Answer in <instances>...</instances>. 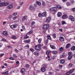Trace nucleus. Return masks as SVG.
Returning a JSON list of instances; mask_svg holds the SVG:
<instances>
[{
    "label": "nucleus",
    "instance_id": "1",
    "mask_svg": "<svg viewBox=\"0 0 75 75\" xmlns=\"http://www.w3.org/2000/svg\"><path fill=\"white\" fill-rule=\"evenodd\" d=\"M42 45L40 44H38V45H35V49L36 51H41V47Z\"/></svg>",
    "mask_w": 75,
    "mask_h": 75
},
{
    "label": "nucleus",
    "instance_id": "2",
    "mask_svg": "<svg viewBox=\"0 0 75 75\" xmlns=\"http://www.w3.org/2000/svg\"><path fill=\"white\" fill-rule=\"evenodd\" d=\"M42 27L44 30H48L50 28V25L48 24H45L43 25Z\"/></svg>",
    "mask_w": 75,
    "mask_h": 75
},
{
    "label": "nucleus",
    "instance_id": "3",
    "mask_svg": "<svg viewBox=\"0 0 75 75\" xmlns=\"http://www.w3.org/2000/svg\"><path fill=\"white\" fill-rule=\"evenodd\" d=\"M58 9L56 7H52L49 9L50 11L55 12L57 11Z\"/></svg>",
    "mask_w": 75,
    "mask_h": 75
},
{
    "label": "nucleus",
    "instance_id": "4",
    "mask_svg": "<svg viewBox=\"0 0 75 75\" xmlns=\"http://www.w3.org/2000/svg\"><path fill=\"white\" fill-rule=\"evenodd\" d=\"M9 4V3H0V7H2V6H7V5H8Z\"/></svg>",
    "mask_w": 75,
    "mask_h": 75
},
{
    "label": "nucleus",
    "instance_id": "5",
    "mask_svg": "<svg viewBox=\"0 0 75 75\" xmlns=\"http://www.w3.org/2000/svg\"><path fill=\"white\" fill-rule=\"evenodd\" d=\"M21 72L23 75H24L25 74V70L24 68L21 69Z\"/></svg>",
    "mask_w": 75,
    "mask_h": 75
},
{
    "label": "nucleus",
    "instance_id": "6",
    "mask_svg": "<svg viewBox=\"0 0 75 75\" xmlns=\"http://www.w3.org/2000/svg\"><path fill=\"white\" fill-rule=\"evenodd\" d=\"M51 18L50 17H48V18H47L45 20V22L46 23H50V20H51Z\"/></svg>",
    "mask_w": 75,
    "mask_h": 75
},
{
    "label": "nucleus",
    "instance_id": "7",
    "mask_svg": "<svg viewBox=\"0 0 75 75\" xmlns=\"http://www.w3.org/2000/svg\"><path fill=\"white\" fill-rule=\"evenodd\" d=\"M17 25L16 24L12 25L10 27L11 28L13 29V28H15L17 27Z\"/></svg>",
    "mask_w": 75,
    "mask_h": 75
},
{
    "label": "nucleus",
    "instance_id": "8",
    "mask_svg": "<svg viewBox=\"0 0 75 75\" xmlns=\"http://www.w3.org/2000/svg\"><path fill=\"white\" fill-rule=\"evenodd\" d=\"M47 39L46 40V42L47 43V42H48V39L49 40H51V36L49 35L47 36Z\"/></svg>",
    "mask_w": 75,
    "mask_h": 75
},
{
    "label": "nucleus",
    "instance_id": "9",
    "mask_svg": "<svg viewBox=\"0 0 75 75\" xmlns=\"http://www.w3.org/2000/svg\"><path fill=\"white\" fill-rule=\"evenodd\" d=\"M2 34H3V35H5V36H7L8 34V33H7V32L6 31L3 32Z\"/></svg>",
    "mask_w": 75,
    "mask_h": 75
},
{
    "label": "nucleus",
    "instance_id": "10",
    "mask_svg": "<svg viewBox=\"0 0 75 75\" xmlns=\"http://www.w3.org/2000/svg\"><path fill=\"white\" fill-rule=\"evenodd\" d=\"M69 18L71 20V21H74V18L71 15L69 16Z\"/></svg>",
    "mask_w": 75,
    "mask_h": 75
},
{
    "label": "nucleus",
    "instance_id": "11",
    "mask_svg": "<svg viewBox=\"0 0 75 75\" xmlns=\"http://www.w3.org/2000/svg\"><path fill=\"white\" fill-rule=\"evenodd\" d=\"M67 17H68V16L67 14L64 15L62 16L63 19H66V18H67Z\"/></svg>",
    "mask_w": 75,
    "mask_h": 75
},
{
    "label": "nucleus",
    "instance_id": "12",
    "mask_svg": "<svg viewBox=\"0 0 75 75\" xmlns=\"http://www.w3.org/2000/svg\"><path fill=\"white\" fill-rule=\"evenodd\" d=\"M29 9L30 10H33L35 9V8L33 6L30 5L29 6Z\"/></svg>",
    "mask_w": 75,
    "mask_h": 75
},
{
    "label": "nucleus",
    "instance_id": "13",
    "mask_svg": "<svg viewBox=\"0 0 75 75\" xmlns=\"http://www.w3.org/2000/svg\"><path fill=\"white\" fill-rule=\"evenodd\" d=\"M31 41L30 39H28V40H24L23 41V42L25 43H30V41Z\"/></svg>",
    "mask_w": 75,
    "mask_h": 75
},
{
    "label": "nucleus",
    "instance_id": "14",
    "mask_svg": "<svg viewBox=\"0 0 75 75\" xmlns=\"http://www.w3.org/2000/svg\"><path fill=\"white\" fill-rule=\"evenodd\" d=\"M59 40L60 41H63L64 40V38L62 37H60L59 38Z\"/></svg>",
    "mask_w": 75,
    "mask_h": 75
},
{
    "label": "nucleus",
    "instance_id": "15",
    "mask_svg": "<svg viewBox=\"0 0 75 75\" xmlns=\"http://www.w3.org/2000/svg\"><path fill=\"white\" fill-rule=\"evenodd\" d=\"M42 17H47V12H44L42 13Z\"/></svg>",
    "mask_w": 75,
    "mask_h": 75
},
{
    "label": "nucleus",
    "instance_id": "16",
    "mask_svg": "<svg viewBox=\"0 0 75 75\" xmlns=\"http://www.w3.org/2000/svg\"><path fill=\"white\" fill-rule=\"evenodd\" d=\"M60 64H64L65 63V60H64V59H62L60 61Z\"/></svg>",
    "mask_w": 75,
    "mask_h": 75
},
{
    "label": "nucleus",
    "instance_id": "17",
    "mask_svg": "<svg viewBox=\"0 0 75 75\" xmlns=\"http://www.w3.org/2000/svg\"><path fill=\"white\" fill-rule=\"evenodd\" d=\"M13 5L11 4H10L9 5H8L7 7L8 9H11L12 8H13Z\"/></svg>",
    "mask_w": 75,
    "mask_h": 75
},
{
    "label": "nucleus",
    "instance_id": "18",
    "mask_svg": "<svg viewBox=\"0 0 75 75\" xmlns=\"http://www.w3.org/2000/svg\"><path fill=\"white\" fill-rule=\"evenodd\" d=\"M50 48H51L52 49H53L54 50H55V49H56V47H55V46L54 45H50Z\"/></svg>",
    "mask_w": 75,
    "mask_h": 75
},
{
    "label": "nucleus",
    "instance_id": "19",
    "mask_svg": "<svg viewBox=\"0 0 75 75\" xmlns=\"http://www.w3.org/2000/svg\"><path fill=\"white\" fill-rule=\"evenodd\" d=\"M27 16H25L22 18V21H25V20L27 19Z\"/></svg>",
    "mask_w": 75,
    "mask_h": 75
},
{
    "label": "nucleus",
    "instance_id": "20",
    "mask_svg": "<svg viewBox=\"0 0 75 75\" xmlns=\"http://www.w3.org/2000/svg\"><path fill=\"white\" fill-rule=\"evenodd\" d=\"M34 54L35 55H39V52L38 51H35L34 53Z\"/></svg>",
    "mask_w": 75,
    "mask_h": 75
},
{
    "label": "nucleus",
    "instance_id": "21",
    "mask_svg": "<svg viewBox=\"0 0 75 75\" xmlns=\"http://www.w3.org/2000/svg\"><path fill=\"white\" fill-rule=\"evenodd\" d=\"M70 46H71V44H67L66 46V49H67V48H68Z\"/></svg>",
    "mask_w": 75,
    "mask_h": 75
},
{
    "label": "nucleus",
    "instance_id": "22",
    "mask_svg": "<svg viewBox=\"0 0 75 75\" xmlns=\"http://www.w3.org/2000/svg\"><path fill=\"white\" fill-rule=\"evenodd\" d=\"M41 70L42 72H45V67L41 68Z\"/></svg>",
    "mask_w": 75,
    "mask_h": 75
},
{
    "label": "nucleus",
    "instance_id": "23",
    "mask_svg": "<svg viewBox=\"0 0 75 75\" xmlns=\"http://www.w3.org/2000/svg\"><path fill=\"white\" fill-rule=\"evenodd\" d=\"M57 15L58 17H61L62 16V13L59 12H58Z\"/></svg>",
    "mask_w": 75,
    "mask_h": 75
},
{
    "label": "nucleus",
    "instance_id": "24",
    "mask_svg": "<svg viewBox=\"0 0 75 75\" xmlns=\"http://www.w3.org/2000/svg\"><path fill=\"white\" fill-rule=\"evenodd\" d=\"M2 74H4L5 75H7L8 74V71H7L6 72H3L2 73Z\"/></svg>",
    "mask_w": 75,
    "mask_h": 75
},
{
    "label": "nucleus",
    "instance_id": "25",
    "mask_svg": "<svg viewBox=\"0 0 75 75\" xmlns=\"http://www.w3.org/2000/svg\"><path fill=\"white\" fill-rule=\"evenodd\" d=\"M71 51H74V50H75V46H73L71 47Z\"/></svg>",
    "mask_w": 75,
    "mask_h": 75
},
{
    "label": "nucleus",
    "instance_id": "26",
    "mask_svg": "<svg viewBox=\"0 0 75 75\" xmlns=\"http://www.w3.org/2000/svg\"><path fill=\"white\" fill-rule=\"evenodd\" d=\"M51 52L50 50H47L46 52V54L47 55H48L50 54V53Z\"/></svg>",
    "mask_w": 75,
    "mask_h": 75
},
{
    "label": "nucleus",
    "instance_id": "27",
    "mask_svg": "<svg viewBox=\"0 0 75 75\" xmlns=\"http://www.w3.org/2000/svg\"><path fill=\"white\" fill-rule=\"evenodd\" d=\"M52 53L54 54V55H56V54H57V53H58V52L57 51H54L52 52Z\"/></svg>",
    "mask_w": 75,
    "mask_h": 75
},
{
    "label": "nucleus",
    "instance_id": "28",
    "mask_svg": "<svg viewBox=\"0 0 75 75\" xmlns=\"http://www.w3.org/2000/svg\"><path fill=\"white\" fill-rule=\"evenodd\" d=\"M75 71V69H72L71 70H70L69 71V72L70 74H71V73H72L73 72H74V71Z\"/></svg>",
    "mask_w": 75,
    "mask_h": 75
},
{
    "label": "nucleus",
    "instance_id": "29",
    "mask_svg": "<svg viewBox=\"0 0 75 75\" xmlns=\"http://www.w3.org/2000/svg\"><path fill=\"white\" fill-rule=\"evenodd\" d=\"M42 41V38H40L38 40V43L39 44H40L41 42V41Z\"/></svg>",
    "mask_w": 75,
    "mask_h": 75
},
{
    "label": "nucleus",
    "instance_id": "30",
    "mask_svg": "<svg viewBox=\"0 0 75 75\" xmlns=\"http://www.w3.org/2000/svg\"><path fill=\"white\" fill-rule=\"evenodd\" d=\"M36 4L39 6H41V3L38 1H36Z\"/></svg>",
    "mask_w": 75,
    "mask_h": 75
},
{
    "label": "nucleus",
    "instance_id": "31",
    "mask_svg": "<svg viewBox=\"0 0 75 75\" xmlns=\"http://www.w3.org/2000/svg\"><path fill=\"white\" fill-rule=\"evenodd\" d=\"M13 57H14V58H17L18 57L17 55V54H13Z\"/></svg>",
    "mask_w": 75,
    "mask_h": 75
},
{
    "label": "nucleus",
    "instance_id": "32",
    "mask_svg": "<svg viewBox=\"0 0 75 75\" xmlns=\"http://www.w3.org/2000/svg\"><path fill=\"white\" fill-rule=\"evenodd\" d=\"M38 17H42V13L41 14V13H39L38 14Z\"/></svg>",
    "mask_w": 75,
    "mask_h": 75
},
{
    "label": "nucleus",
    "instance_id": "33",
    "mask_svg": "<svg viewBox=\"0 0 75 75\" xmlns=\"http://www.w3.org/2000/svg\"><path fill=\"white\" fill-rule=\"evenodd\" d=\"M57 7L58 8V9H61L62 8V7L61 6L59 5L57 6Z\"/></svg>",
    "mask_w": 75,
    "mask_h": 75
},
{
    "label": "nucleus",
    "instance_id": "34",
    "mask_svg": "<svg viewBox=\"0 0 75 75\" xmlns=\"http://www.w3.org/2000/svg\"><path fill=\"white\" fill-rule=\"evenodd\" d=\"M28 38H29V36H27V35H25L24 37V39H27Z\"/></svg>",
    "mask_w": 75,
    "mask_h": 75
},
{
    "label": "nucleus",
    "instance_id": "35",
    "mask_svg": "<svg viewBox=\"0 0 75 75\" xmlns=\"http://www.w3.org/2000/svg\"><path fill=\"white\" fill-rule=\"evenodd\" d=\"M52 36L54 38H56V37L57 36V35L55 33H54L53 34H52Z\"/></svg>",
    "mask_w": 75,
    "mask_h": 75
},
{
    "label": "nucleus",
    "instance_id": "36",
    "mask_svg": "<svg viewBox=\"0 0 75 75\" xmlns=\"http://www.w3.org/2000/svg\"><path fill=\"white\" fill-rule=\"evenodd\" d=\"M42 66L44 68H47V65L46 64H43L42 65Z\"/></svg>",
    "mask_w": 75,
    "mask_h": 75
},
{
    "label": "nucleus",
    "instance_id": "37",
    "mask_svg": "<svg viewBox=\"0 0 75 75\" xmlns=\"http://www.w3.org/2000/svg\"><path fill=\"white\" fill-rule=\"evenodd\" d=\"M11 38H12V39H14V40L15 39H17V37H16V36L14 35L11 37Z\"/></svg>",
    "mask_w": 75,
    "mask_h": 75
},
{
    "label": "nucleus",
    "instance_id": "38",
    "mask_svg": "<svg viewBox=\"0 0 75 75\" xmlns=\"http://www.w3.org/2000/svg\"><path fill=\"white\" fill-rule=\"evenodd\" d=\"M66 4L67 6H69L71 5V3L69 2H67L66 3Z\"/></svg>",
    "mask_w": 75,
    "mask_h": 75
},
{
    "label": "nucleus",
    "instance_id": "39",
    "mask_svg": "<svg viewBox=\"0 0 75 75\" xmlns=\"http://www.w3.org/2000/svg\"><path fill=\"white\" fill-rule=\"evenodd\" d=\"M69 56H71L72 57V53L71 52H69L68 53Z\"/></svg>",
    "mask_w": 75,
    "mask_h": 75
},
{
    "label": "nucleus",
    "instance_id": "40",
    "mask_svg": "<svg viewBox=\"0 0 75 75\" xmlns=\"http://www.w3.org/2000/svg\"><path fill=\"white\" fill-rule=\"evenodd\" d=\"M71 3L72 4H74V3H75V2L74 1V0H72L71 1Z\"/></svg>",
    "mask_w": 75,
    "mask_h": 75
},
{
    "label": "nucleus",
    "instance_id": "41",
    "mask_svg": "<svg viewBox=\"0 0 75 75\" xmlns=\"http://www.w3.org/2000/svg\"><path fill=\"white\" fill-rule=\"evenodd\" d=\"M29 50L30 51L32 52H33L34 51V49L32 48H30Z\"/></svg>",
    "mask_w": 75,
    "mask_h": 75
},
{
    "label": "nucleus",
    "instance_id": "42",
    "mask_svg": "<svg viewBox=\"0 0 75 75\" xmlns=\"http://www.w3.org/2000/svg\"><path fill=\"white\" fill-rule=\"evenodd\" d=\"M13 20H16L17 18V16H16L15 17H13V18H12Z\"/></svg>",
    "mask_w": 75,
    "mask_h": 75
},
{
    "label": "nucleus",
    "instance_id": "43",
    "mask_svg": "<svg viewBox=\"0 0 75 75\" xmlns=\"http://www.w3.org/2000/svg\"><path fill=\"white\" fill-rule=\"evenodd\" d=\"M59 50L60 51H62L64 50V48H63V47H61L59 48Z\"/></svg>",
    "mask_w": 75,
    "mask_h": 75
},
{
    "label": "nucleus",
    "instance_id": "44",
    "mask_svg": "<svg viewBox=\"0 0 75 75\" xmlns=\"http://www.w3.org/2000/svg\"><path fill=\"white\" fill-rule=\"evenodd\" d=\"M72 56H69L68 57V59L69 60H70V59H71L72 58Z\"/></svg>",
    "mask_w": 75,
    "mask_h": 75
},
{
    "label": "nucleus",
    "instance_id": "45",
    "mask_svg": "<svg viewBox=\"0 0 75 75\" xmlns=\"http://www.w3.org/2000/svg\"><path fill=\"white\" fill-rule=\"evenodd\" d=\"M62 25H64V24H66V22L65 21H62Z\"/></svg>",
    "mask_w": 75,
    "mask_h": 75
},
{
    "label": "nucleus",
    "instance_id": "46",
    "mask_svg": "<svg viewBox=\"0 0 75 75\" xmlns=\"http://www.w3.org/2000/svg\"><path fill=\"white\" fill-rule=\"evenodd\" d=\"M29 67H30V65H29V64H26L25 65V67H26V68H29Z\"/></svg>",
    "mask_w": 75,
    "mask_h": 75
},
{
    "label": "nucleus",
    "instance_id": "47",
    "mask_svg": "<svg viewBox=\"0 0 75 75\" xmlns=\"http://www.w3.org/2000/svg\"><path fill=\"white\" fill-rule=\"evenodd\" d=\"M14 51H15V52H16V53H18V52H19L18 50H17V49H15Z\"/></svg>",
    "mask_w": 75,
    "mask_h": 75
},
{
    "label": "nucleus",
    "instance_id": "48",
    "mask_svg": "<svg viewBox=\"0 0 75 75\" xmlns=\"http://www.w3.org/2000/svg\"><path fill=\"white\" fill-rule=\"evenodd\" d=\"M35 24V22H32L31 23V25L32 26L34 24Z\"/></svg>",
    "mask_w": 75,
    "mask_h": 75
},
{
    "label": "nucleus",
    "instance_id": "49",
    "mask_svg": "<svg viewBox=\"0 0 75 75\" xmlns=\"http://www.w3.org/2000/svg\"><path fill=\"white\" fill-rule=\"evenodd\" d=\"M72 64H69V68H71V67H72Z\"/></svg>",
    "mask_w": 75,
    "mask_h": 75
},
{
    "label": "nucleus",
    "instance_id": "50",
    "mask_svg": "<svg viewBox=\"0 0 75 75\" xmlns=\"http://www.w3.org/2000/svg\"><path fill=\"white\" fill-rule=\"evenodd\" d=\"M70 74V73L69 72V71H67V72L66 73V75H69V74Z\"/></svg>",
    "mask_w": 75,
    "mask_h": 75
},
{
    "label": "nucleus",
    "instance_id": "51",
    "mask_svg": "<svg viewBox=\"0 0 75 75\" xmlns=\"http://www.w3.org/2000/svg\"><path fill=\"white\" fill-rule=\"evenodd\" d=\"M42 4L43 6H45V3L44 1H42Z\"/></svg>",
    "mask_w": 75,
    "mask_h": 75
},
{
    "label": "nucleus",
    "instance_id": "52",
    "mask_svg": "<svg viewBox=\"0 0 75 75\" xmlns=\"http://www.w3.org/2000/svg\"><path fill=\"white\" fill-rule=\"evenodd\" d=\"M25 47H27L28 48H30V46L29 45H27L25 46Z\"/></svg>",
    "mask_w": 75,
    "mask_h": 75
},
{
    "label": "nucleus",
    "instance_id": "53",
    "mask_svg": "<svg viewBox=\"0 0 75 75\" xmlns=\"http://www.w3.org/2000/svg\"><path fill=\"white\" fill-rule=\"evenodd\" d=\"M9 59H11V60H14V58L13 57H10L9 58Z\"/></svg>",
    "mask_w": 75,
    "mask_h": 75
},
{
    "label": "nucleus",
    "instance_id": "54",
    "mask_svg": "<svg viewBox=\"0 0 75 75\" xmlns=\"http://www.w3.org/2000/svg\"><path fill=\"white\" fill-rule=\"evenodd\" d=\"M22 28L24 30H25V27L24 26H22Z\"/></svg>",
    "mask_w": 75,
    "mask_h": 75
},
{
    "label": "nucleus",
    "instance_id": "55",
    "mask_svg": "<svg viewBox=\"0 0 75 75\" xmlns=\"http://www.w3.org/2000/svg\"><path fill=\"white\" fill-rule=\"evenodd\" d=\"M60 57V58H62L64 57V54L61 55Z\"/></svg>",
    "mask_w": 75,
    "mask_h": 75
},
{
    "label": "nucleus",
    "instance_id": "56",
    "mask_svg": "<svg viewBox=\"0 0 75 75\" xmlns=\"http://www.w3.org/2000/svg\"><path fill=\"white\" fill-rule=\"evenodd\" d=\"M4 55V53L1 54V55H0V57H3V56Z\"/></svg>",
    "mask_w": 75,
    "mask_h": 75
},
{
    "label": "nucleus",
    "instance_id": "57",
    "mask_svg": "<svg viewBox=\"0 0 75 75\" xmlns=\"http://www.w3.org/2000/svg\"><path fill=\"white\" fill-rule=\"evenodd\" d=\"M59 68H62V65H60L59 66Z\"/></svg>",
    "mask_w": 75,
    "mask_h": 75
},
{
    "label": "nucleus",
    "instance_id": "58",
    "mask_svg": "<svg viewBox=\"0 0 75 75\" xmlns=\"http://www.w3.org/2000/svg\"><path fill=\"white\" fill-rule=\"evenodd\" d=\"M63 1V3H65V2H67V0H62Z\"/></svg>",
    "mask_w": 75,
    "mask_h": 75
},
{
    "label": "nucleus",
    "instance_id": "59",
    "mask_svg": "<svg viewBox=\"0 0 75 75\" xmlns=\"http://www.w3.org/2000/svg\"><path fill=\"white\" fill-rule=\"evenodd\" d=\"M11 17H12V16L11 15H10L8 17V18L11 19Z\"/></svg>",
    "mask_w": 75,
    "mask_h": 75
},
{
    "label": "nucleus",
    "instance_id": "60",
    "mask_svg": "<svg viewBox=\"0 0 75 75\" xmlns=\"http://www.w3.org/2000/svg\"><path fill=\"white\" fill-rule=\"evenodd\" d=\"M7 23V22L6 21H4L3 22V25H4L5 24H6Z\"/></svg>",
    "mask_w": 75,
    "mask_h": 75
},
{
    "label": "nucleus",
    "instance_id": "61",
    "mask_svg": "<svg viewBox=\"0 0 75 75\" xmlns=\"http://www.w3.org/2000/svg\"><path fill=\"white\" fill-rule=\"evenodd\" d=\"M24 2H22L21 3V4H20V5H21V6H22L23 4H24Z\"/></svg>",
    "mask_w": 75,
    "mask_h": 75
},
{
    "label": "nucleus",
    "instance_id": "62",
    "mask_svg": "<svg viewBox=\"0 0 75 75\" xmlns=\"http://www.w3.org/2000/svg\"><path fill=\"white\" fill-rule=\"evenodd\" d=\"M2 41H6V40L5 39H2Z\"/></svg>",
    "mask_w": 75,
    "mask_h": 75
},
{
    "label": "nucleus",
    "instance_id": "63",
    "mask_svg": "<svg viewBox=\"0 0 75 75\" xmlns=\"http://www.w3.org/2000/svg\"><path fill=\"white\" fill-rule=\"evenodd\" d=\"M71 10L72 11H75V8H72Z\"/></svg>",
    "mask_w": 75,
    "mask_h": 75
},
{
    "label": "nucleus",
    "instance_id": "64",
    "mask_svg": "<svg viewBox=\"0 0 75 75\" xmlns=\"http://www.w3.org/2000/svg\"><path fill=\"white\" fill-rule=\"evenodd\" d=\"M17 14V13H13V16H16Z\"/></svg>",
    "mask_w": 75,
    "mask_h": 75
}]
</instances>
